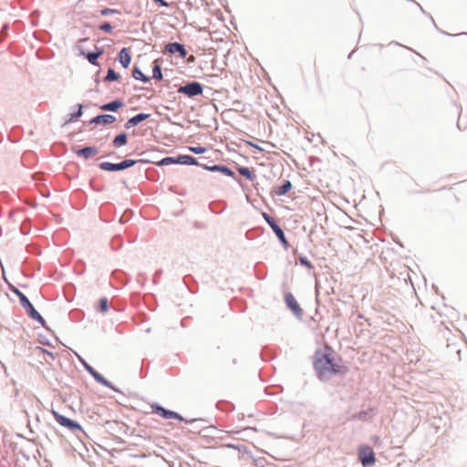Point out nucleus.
Returning a JSON list of instances; mask_svg holds the SVG:
<instances>
[{"label": "nucleus", "instance_id": "f257e3e1", "mask_svg": "<svg viewBox=\"0 0 467 467\" xmlns=\"http://www.w3.org/2000/svg\"><path fill=\"white\" fill-rule=\"evenodd\" d=\"M314 367L321 379H327L333 374H342L346 371L343 366L335 362L330 348L316 359Z\"/></svg>", "mask_w": 467, "mask_h": 467}, {"label": "nucleus", "instance_id": "f03ea898", "mask_svg": "<svg viewBox=\"0 0 467 467\" xmlns=\"http://www.w3.org/2000/svg\"><path fill=\"white\" fill-rule=\"evenodd\" d=\"M203 91L202 86L199 82H192L178 88V92L190 98L201 95Z\"/></svg>", "mask_w": 467, "mask_h": 467}, {"label": "nucleus", "instance_id": "7ed1b4c3", "mask_svg": "<svg viewBox=\"0 0 467 467\" xmlns=\"http://www.w3.org/2000/svg\"><path fill=\"white\" fill-rule=\"evenodd\" d=\"M137 161L133 160H125L119 163L114 164L110 162H102L99 167L103 171H120L133 166Z\"/></svg>", "mask_w": 467, "mask_h": 467}, {"label": "nucleus", "instance_id": "20e7f679", "mask_svg": "<svg viewBox=\"0 0 467 467\" xmlns=\"http://www.w3.org/2000/svg\"><path fill=\"white\" fill-rule=\"evenodd\" d=\"M358 454L364 466L372 465L376 462L374 452L368 445L361 446L358 450Z\"/></svg>", "mask_w": 467, "mask_h": 467}, {"label": "nucleus", "instance_id": "39448f33", "mask_svg": "<svg viewBox=\"0 0 467 467\" xmlns=\"http://www.w3.org/2000/svg\"><path fill=\"white\" fill-rule=\"evenodd\" d=\"M51 413L52 415L54 416V418L56 419V420L63 427H66L71 431H74V430H79L80 429V425L78 423H77L76 421L68 419V418H66L65 416L59 414L57 411L52 410H51Z\"/></svg>", "mask_w": 467, "mask_h": 467}, {"label": "nucleus", "instance_id": "423d86ee", "mask_svg": "<svg viewBox=\"0 0 467 467\" xmlns=\"http://www.w3.org/2000/svg\"><path fill=\"white\" fill-rule=\"evenodd\" d=\"M285 301L289 309L297 317H300L303 315V310L297 303L296 299L291 293H287L285 296Z\"/></svg>", "mask_w": 467, "mask_h": 467}, {"label": "nucleus", "instance_id": "0eeeda50", "mask_svg": "<svg viewBox=\"0 0 467 467\" xmlns=\"http://www.w3.org/2000/svg\"><path fill=\"white\" fill-rule=\"evenodd\" d=\"M153 411L165 419H181L180 415L174 411L167 410L160 406H152Z\"/></svg>", "mask_w": 467, "mask_h": 467}, {"label": "nucleus", "instance_id": "6e6552de", "mask_svg": "<svg viewBox=\"0 0 467 467\" xmlns=\"http://www.w3.org/2000/svg\"><path fill=\"white\" fill-rule=\"evenodd\" d=\"M150 118V114L145 113H140L136 116L130 118L125 124L126 129H130L131 127L137 126L139 123L142 122L143 120H146Z\"/></svg>", "mask_w": 467, "mask_h": 467}, {"label": "nucleus", "instance_id": "1a4fd4ad", "mask_svg": "<svg viewBox=\"0 0 467 467\" xmlns=\"http://www.w3.org/2000/svg\"><path fill=\"white\" fill-rule=\"evenodd\" d=\"M203 169L211 171H220L223 173L226 176L233 177L234 175V171H232L229 168L226 166L222 165H213V166H207V165H202Z\"/></svg>", "mask_w": 467, "mask_h": 467}, {"label": "nucleus", "instance_id": "9d476101", "mask_svg": "<svg viewBox=\"0 0 467 467\" xmlns=\"http://www.w3.org/2000/svg\"><path fill=\"white\" fill-rule=\"evenodd\" d=\"M97 153L98 150L94 147H86L76 150V154L84 159H89L90 157L95 156Z\"/></svg>", "mask_w": 467, "mask_h": 467}, {"label": "nucleus", "instance_id": "9b49d317", "mask_svg": "<svg viewBox=\"0 0 467 467\" xmlns=\"http://www.w3.org/2000/svg\"><path fill=\"white\" fill-rule=\"evenodd\" d=\"M166 49L171 54L180 53L183 57L186 56L184 47L179 43H171L167 45Z\"/></svg>", "mask_w": 467, "mask_h": 467}, {"label": "nucleus", "instance_id": "f8f14e48", "mask_svg": "<svg viewBox=\"0 0 467 467\" xmlns=\"http://www.w3.org/2000/svg\"><path fill=\"white\" fill-rule=\"evenodd\" d=\"M115 120H116V118L114 116L106 114V115H99V116L95 117L92 119V122L96 123V124H100V123L111 124Z\"/></svg>", "mask_w": 467, "mask_h": 467}, {"label": "nucleus", "instance_id": "ddd939ff", "mask_svg": "<svg viewBox=\"0 0 467 467\" xmlns=\"http://www.w3.org/2000/svg\"><path fill=\"white\" fill-rule=\"evenodd\" d=\"M119 59L120 64L127 68L131 61V57L127 50V48H122L119 54Z\"/></svg>", "mask_w": 467, "mask_h": 467}, {"label": "nucleus", "instance_id": "4468645a", "mask_svg": "<svg viewBox=\"0 0 467 467\" xmlns=\"http://www.w3.org/2000/svg\"><path fill=\"white\" fill-rule=\"evenodd\" d=\"M176 162L184 165H199L197 160L190 155H181L176 159Z\"/></svg>", "mask_w": 467, "mask_h": 467}, {"label": "nucleus", "instance_id": "2eb2a0df", "mask_svg": "<svg viewBox=\"0 0 467 467\" xmlns=\"http://www.w3.org/2000/svg\"><path fill=\"white\" fill-rule=\"evenodd\" d=\"M123 106V103L119 100H114L110 103L104 104L100 107L102 110L116 111Z\"/></svg>", "mask_w": 467, "mask_h": 467}, {"label": "nucleus", "instance_id": "dca6fc26", "mask_svg": "<svg viewBox=\"0 0 467 467\" xmlns=\"http://www.w3.org/2000/svg\"><path fill=\"white\" fill-rule=\"evenodd\" d=\"M128 137L127 134L121 133L115 137V139L112 141V144L116 148H119L125 144H127Z\"/></svg>", "mask_w": 467, "mask_h": 467}, {"label": "nucleus", "instance_id": "f3484780", "mask_svg": "<svg viewBox=\"0 0 467 467\" xmlns=\"http://www.w3.org/2000/svg\"><path fill=\"white\" fill-rule=\"evenodd\" d=\"M12 291L19 297L20 302L25 308L31 307L30 301L26 298V296L22 292H20L17 288H13Z\"/></svg>", "mask_w": 467, "mask_h": 467}, {"label": "nucleus", "instance_id": "a211bd4d", "mask_svg": "<svg viewBox=\"0 0 467 467\" xmlns=\"http://www.w3.org/2000/svg\"><path fill=\"white\" fill-rule=\"evenodd\" d=\"M103 51L99 50V52H90L86 55L87 59L92 65H98V58L102 55Z\"/></svg>", "mask_w": 467, "mask_h": 467}, {"label": "nucleus", "instance_id": "6ab92c4d", "mask_svg": "<svg viewBox=\"0 0 467 467\" xmlns=\"http://www.w3.org/2000/svg\"><path fill=\"white\" fill-rule=\"evenodd\" d=\"M238 171L241 175L244 176L249 181H254L255 179V174L249 168L240 167Z\"/></svg>", "mask_w": 467, "mask_h": 467}, {"label": "nucleus", "instance_id": "aec40b11", "mask_svg": "<svg viewBox=\"0 0 467 467\" xmlns=\"http://www.w3.org/2000/svg\"><path fill=\"white\" fill-rule=\"evenodd\" d=\"M272 229L278 237V239L284 244H287V241L285 239V234L280 226L278 225H272Z\"/></svg>", "mask_w": 467, "mask_h": 467}, {"label": "nucleus", "instance_id": "412c9836", "mask_svg": "<svg viewBox=\"0 0 467 467\" xmlns=\"http://www.w3.org/2000/svg\"><path fill=\"white\" fill-rule=\"evenodd\" d=\"M132 76L135 79H138V80H140L142 82H148L149 81V78L146 77L141 70H140L139 68H134L133 69V72H132Z\"/></svg>", "mask_w": 467, "mask_h": 467}, {"label": "nucleus", "instance_id": "4be33fe9", "mask_svg": "<svg viewBox=\"0 0 467 467\" xmlns=\"http://www.w3.org/2000/svg\"><path fill=\"white\" fill-rule=\"evenodd\" d=\"M28 311H29V314L31 316L32 318H34L35 320H37L39 321L41 324H44V319L43 317L40 316V314L34 308L33 305L31 304V307H26Z\"/></svg>", "mask_w": 467, "mask_h": 467}, {"label": "nucleus", "instance_id": "5701e85b", "mask_svg": "<svg viewBox=\"0 0 467 467\" xmlns=\"http://www.w3.org/2000/svg\"><path fill=\"white\" fill-rule=\"evenodd\" d=\"M292 188V184L289 181H286L282 186H280L278 188V190L276 191V193L278 195H284L285 194L286 192H288Z\"/></svg>", "mask_w": 467, "mask_h": 467}, {"label": "nucleus", "instance_id": "b1692460", "mask_svg": "<svg viewBox=\"0 0 467 467\" xmlns=\"http://www.w3.org/2000/svg\"><path fill=\"white\" fill-rule=\"evenodd\" d=\"M118 78H119V75L113 69L110 68L108 70V73L106 76V80L113 81V80H117Z\"/></svg>", "mask_w": 467, "mask_h": 467}, {"label": "nucleus", "instance_id": "393cba45", "mask_svg": "<svg viewBox=\"0 0 467 467\" xmlns=\"http://www.w3.org/2000/svg\"><path fill=\"white\" fill-rule=\"evenodd\" d=\"M152 73H153V78H156V79H161L162 78V73H161V69L159 65H155L153 69H152Z\"/></svg>", "mask_w": 467, "mask_h": 467}, {"label": "nucleus", "instance_id": "a878e982", "mask_svg": "<svg viewBox=\"0 0 467 467\" xmlns=\"http://www.w3.org/2000/svg\"><path fill=\"white\" fill-rule=\"evenodd\" d=\"M99 310L102 313H106L109 310V306H108L107 298H101L99 300Z\"/></svg>", "mask_w": 467, "mask_h": 467}, {"label": "nucleus", "instance_id": "bb28decb", "mask_svg": "<svg viewBox=\"0 0 467 467\" xmlns=\"http://www.w3.org/2000/svg\"><path fill=\"white\" fill-rule=\"evenodd\" d=\"M172 163H177L176 159L171 157H166L158 162V165H170Z\"/></svg>", "mask_w": 467, "mask_h": 467}, {"label": "nucleus", "instance_id": "cd10ccee", "mask_svg": "<svg viewBox=\"0 0 467 467\" xmlns=\"http://www.w3.org/2000/svg\"><path fill=\"white\" fill-rule=\"evenodd\" d=\"M189 150L195 153V154H202L206 151V149L204 147H189Z\"/></svg>", "mask_w": 467, "mask_h": 467}, {"label": "nucleus", "instance_id": "c85d7f7f", "mask_svg": "<svg viewBox=\"0 0 467 467\" xmlns=\"http://www.w3.org/2000/svg\"><path fill=\"white\" fill-rule=\"evenodd\" d=\"M263 216H264L265 220L269 223V225H270L271 227H272V225H277V224L275 223V222L274 221V219H273L270 215H268L267 213H265L263 214Z\"/></svg>", "mask_w": 467, "mask_h": 467}, {"label": "nucleus", "instance_id": "c756f323", "mask_svg": "<svg viewBox=\"0 0 467 467\" xmlns=\"http://www.w3.org/2000/svg\"><path fill=\"white\" fill-rule=\"evenodd\" d=\"M99 28H100V30H102L104 32H108V33H110L112 30V26L109 23H105V24L101 25L99 26Z\"/></svg>", "mask_w": 467, "mask_h": 467}, {"label": "nucleus", "instance_id": "7c9ffc66", "mask_svg": "<svg viewBox=\"0 0 467 467\" xmlns=\"http://www.w3.org/2000/svg\"><path fill=\"white\" fill-rule=\"evenodd\" d=\"M300 263H301L302 265H304L307 266L308 268H312V265H311V263H310L307 259H306V258H304V257H301V258H300Z\"/></svg>", "mask_w": 467, "mask_h": 467}, {"label": "nucleus", "instance_id": "2f4dec72", "mask_svg": "<svg viewBox=\"0 0 467 467\" xmlns=\"http://www.w3.org/2000/svg\"><path fill=\"white\" fill-rule=\"evenodd\" d=\"M93 376L99 382L106 383L104 379L98 372H93Z\"/></svg>", "mask_w": 467, "mask_h": 467}, {"label": "nucleus", "instance_id": "473e14b6", "mask_svg": "<svg viewBox=\"0 0 467 467\" xmlns=\"http://www.w3.org/2000/svg\"><path fill=\"white\" fill-rule=\"evenodd\" d=\"M367 416V412L361 411L356 417L359 420H365Z\"/></svg>", "mask_w": 467, "mask_h": 467}, {"label": "nucleus", "instance_id": "72a5a7b5", "mask_svg": "<svg viewBox=\"0 0 467 467\" xmlns=\"http://www.w3.org/2000/svg\"><path fill=\"white\" fill-rule=\"evenodd\" d=\"M156 3H158L161 6H168V3L164 0H154Z\"/></svg>", "mask_w": 467, "mask_h": 467}, {"label": "nucleus", "instance_id": "f704fd0d", "mask_svg": "<svg viewBox=\"0 0 467 467\" xmlns=\"http://www.w3.org/2000/svg\"><path fill=\"white\" fill-rule=\"evenodd\" d=\"M87 369L93 375V372H96L90 366H86Z\"/></svg>", "mask_w": 467, "mask_h": 467}, {"label": "nucleus", "instance_id": "c9c22d12", "mask_svg": "<svg viewBox=\"0 0 467 467\" xmlns=\"http://www.w3.org/2000/svg\"><path fill=\"white\" fill-rule=\"evenodd\" d=\"M110 12H112V10H110V9H105V10H103V11H102V14H103V15H107V14H109V13H110Z\"/></svg>", "mask_w": 467, "mask_h": 467}, {"label": "nucleus", "instance_id": "e433bc0d", "mask_svg": "<svg viewBox=\"0 0 467 467\" xmlns=\"http://www.w3.org/2000/svg\"><path fill=\"white\" fill-rule=\"evenodd\" d=\"M82 111H81V107H79V109L78 111V113L76 114V117H79L81 115Z\"/></svg>", "mask_w": 467, "mask_h": 467}]
</instances>
